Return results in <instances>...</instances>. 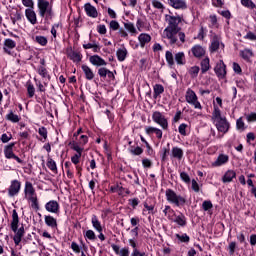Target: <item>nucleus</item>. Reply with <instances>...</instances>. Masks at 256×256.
Here are the masks:
<instances>
[{"label":"nucleus","instance_id":"1","mask_svg":"<svg viewBox=\"0 0 256 256\" xmlns=\"http://www.w3.org/2000/svg\"><path fill=\"white\" fill-rule=\"evenodd\" d=\"M212 123H214L217 131L219 133H225L229 132V129H231V124L227 120V117L222 116L221 109H219L216 105H214V110L212 112Z\"/></svg>","mask_w":256,"mask_h":256},{"label":"nucleus","instance_id":"36","mask_svg":"<svg viewBox=\"0 0 256 256\" xmlns=\"http://www.w3.org/2000/svg\"><path fill=\"white\" fill-rule=\"evenodd\" d=\"M163 213L165 215V217H167V219H169V221H171L172 219L175 218L176 214H175V210H173L171 208V206H168L166 205L164 210H163Z\"/></svg>","mask_w":256,"mask_h":256},{"label":"nucleus","instance_id":"60","mask_svg":"<svg viewBox=\"0 0 256 256\" xmlns=\"http://www.w3.org/2000/svg\"><path fill=\"white\" fill-rule=\"evenodd\" d=\"M178 131L180 135H183L185 137V135H187V124L185 123L180 124L178 127Z\"/></svg>","mask_w":256,"mask_h":256},{"label":"nucleus","instance_id":"17","mask_svg":"<svg viewBox=\"0 0 256 256\" xmlns=\"http://www.w3.org/2000/svg\"><path fill=\"white\" fill-rule=\"evenodd\" d=\"M84 11L88 17H92V19H97L99 17V12H97V8L91 5V3H87L84 5Z\"/></svg>","mask_w":256,"mask_h":256},{"label":"nucleus","instance_id":"4","mask_svg":"<svg viewBox=\"0 0 256 256\" xmlns=\"http://www.w3.org/2000/svg\"><path fill=\"white\" fill-rule=\"evenodd\" d=\"M24 197L26 201L31 203L33 209H39V200L33 183L26 181L24 185Z\"/></svg>","mask_w":256,"mask_h":256},{"label":"nucleus","instance_id":"64","mask_svg":"<svg viewBox=\"0 0 256 256\" xmlns=\"http://www.w3.org/2000/svg\"><path fill=\"white\" fill-rule=\"evenodd\" d=\"M130 256H145V252L139 251V249L132 250Z\"/></svg>","mask_w":256,"mask_h":256},{"label":"nucleus","instance_id":"9","mask_svg":"<svg viewBox=\"0 0 256 256\" xmlns=\"http://www.w3.org/2000/svg\"><path fill=\"white\" fill-rule=\"evenodd\" d=\"M152 121L156 123V125H159V127H161V129H163L164 131H167V129H169V120L167 119V117L164 116L163 113L159 111L153 112Z\"/></svg>","mask_w":256,"mask_h":256},{"label":"nucleus","instance_id":"42","mask_svg":"<svg viewBox=\"0 0 256 256\" xmlns=\"http://www.w3.org/2000/svg\"><path fill=\"white\" fill-rule=\"evenodd\" d=\"M165 59L169 65V67H173L175 65V57L173 56V52L166 51Z\"/></svg>","mask_w":256,"mask_h":256},{"label":"nucleus","instance_id":"45","mask_svg":"<svg viewBox=\"0 0 256 256\" xmlns=\"http://www.w3.org/2000/svg\"><path fill=\"white\" fill-rule=\"evenodd\" d=\"M124 28L126 31H129L131 35H137V28H135V25L131 22L124 23Z\"/></svg>","mask_w":256,"mask_h":256},{"label":"nucleus","instance_id":"41","mask_svg":"<svg viewBox=\"0 0 256 256\" xmlns=\"http://www.w3.org/2000/svg\"><path fill=\"white\" fill-rule=\"evenodd\" d=\"M83 49H92L93 53H99V51H101V46L97 43H87L83 44Z\"/></svg>","mask_w":256,"mask_h":256},{"label":"nucleus","instance_id":"22","mask_svg":"<svg viewBox=\"0 0 256 256\" xmlns=\"http://www.w3.org/2000/svg\"><path fill=\"white\" fill-rule=\"evenodd\" d=\"M45 209L48 213H59V203L55 200H51L46 203Z\"/></svg>","mask_w":256,"mask_h":256},{"label":"nucleus","instance_id":"31","mask_svg":"<svg viewBox=\"0 0 256 256\" xmlns=\"http://www.w3.org/2000/svg\"><path fill=\"white\" fill-rule=\"evenodd\" d=\"M44 221L47 227H50L51 229H56L57 219H55L53 216L51 215L44 216Z\"/></svg>","mask_w":256,"mask_h":256},{"label":"nucleus","instance_id":"13","mask_svg":"<svg viewBox=\"0 0 256 256\" xmlns=\"http://www.w3.org/2000/svg\"><path fill=\"white\" fill-rule=\"evenodd\" d=\"M112 250L114 251L115 255L118 256H130L131 255V251L129 250V247L125 246V247H120L117 244H111Z\"/></svg>","mask_w":256,"mask_h":256},{"label":"nucleus","instance_id":"28","mask_svg":"<svg viewBox=\"0 0 256 256\" xmlns=\"http://www.w3.org/2000/svg\"><path fill=\"white\" fill-rule=\"evenodd\" d=\"M91 223L95 231L98 233H103V226H101V221L97 218V215H92Z\"/></svg>","mask_w":256,"mask_h":256},{"label":"nucleus","instance_id":"47","mask_svg":"<svg viewBox=\"0 0 256 256\" xmlns=\"http://www.w3.org/2000/svg\"><path fill=\"white\" fill-rule=\"evenodd\" d=\"M211 69V65L209 64V58H204L201 62V71L202 73H207Z\"/></svg>","mask_w":256,"mask_h":256},{"label":"nucleus","instance_id":"26","mask_svg":"<svg viewBox=\"0 0 256 256\" xmlns=\"http://www.w3.org/2000/svg\"><path fill=\"white\" fill-rule=\"evenodd\" d=\"M98 75L103 79H105L106 77H108V79H115V75L113 74V72H111L109 69L105 67L98 69Z\"/></svg>","mask_w":256,"mask_h":256},{"label":"nucleus","instance_id":"46","mask_svg":"<svg viewBox=\"0 0 256 256\" xmlns=\"http://www.w3.org/2000/svg\"><path fill=\"white\" fill-rule=\"evenodd\" d=\"M236 129L237 131H245V129H247L243 117H240L236 120Z\"/></svg>","mask_w":256,"mask_h":256},{"label":"nucleus","instance_id":"43","mask_svg":"<svg viewBox=\"0 0 256 256\" xmlns=\"http://www.w3.org/2000/svg\"><path fill=\"white\" fill-rule=\"evenodd\" d=\"M10 19H11L13 25H15V23H17V21H21V12H19L18 10L12 11L10 14Z\"/></svg>","mask_w":256,"mask_h":256},{"label":"nucleus","instance_id":"2","mask_svg":"<svg viewBox=\"0 0 256 256\" xmlns=\"http://www.w3.org/2000/svg\"><path fill=\"white\" fill-rule=\"evenodd\" d=\"M11 229L15 233L13 241L15 245H19L23 235H25V228L23 226L19 227V214H17V210L12 211Z\"/></svg>","mask_w":256,"mask_h":256},{"label":"nucleus","instance_id":"50","mask_svg":"<svg viewBox=\"0 0 256 256\" xmlns=\"http://www.w3.org/2000/svg\"><path fill=\"white\" fill-rule=\"evenodd\" d=\"M34 41L38 43V45H41L42 47H45L48 43L47 38L45 36H35Z\"/></svg>","mask_w":256,"mask_h":256},{"label":"nucleus","instance_id":"54","mask_svg":"<svg viewBox=\"0 0 256 256\" xmlns=\"http://www.w3.org/2000/svg\"><path fill=\"white\" fill-rule=\"evenodd\" d=\"M38 133H39L40 137H42V139H40V141H43V142L47 141V128L40 127L38 129Z\"/></svg>","mask_w":256,"mask_h":256},{"label":"nucleus","instance_id":"20","mask_svg":"<svg viewBox=\"0 0 256 256\" xmlns=\"http://www.w3.org/2000/svg\"><path fill=\"white\" fill-rule=\"evenodd\" d=\"M25 17L31 23V25H37V13L33 8H28L25 10Z\"/></svg>","mask_w":256,"mask_h":256},{"label":"nucleus","instance_id":"61","mask_svg":"<svg viewBox=\"0 0 256 256\" xmlns=\"http://www.w3.org/2000/svg\"><path fill=\"white\" fill-rule=\"evenodd\" d=\"M246 120L248 123H255L256 122V113L251 112L250 114L246 115Z\"/></svg>","mask_w":256,"mask_h":256},{"label":"nucleus","instance_id":"32","mask_svg":"<svg viewBox=\"0 0 256 256\" xmlns=\"http://www.w3.org/2000/svg\"><path fill=\"white\" fill-rule=\"evenodd\" d=\"M74 142L76 143V145H78V147H84L85 145H87L89 143V137L87 135H80L79 138H76V140H74Z\"/></svg>","mask_w":256,"mask_h":256},{"label":"nucleus","instance_id":"8","mask_svg":"<svg viewBox=\"0 0 256 256\" xmlns=\"http://www.w3.org/2000/svg\"><path fill=\"white\" fill-rule=\"evenodd\" d=\"M185 99L189 105H192V107H194V109H203V106L201 105V102H199L197 94L195 93V91L191 90V88L187 89Z\"/></svg>","mask_w":256,"mask_h":256},{"label":"nucleus","instance_id":"35","mask_svg":"<svg viewBox=\"0 0 256 256\" xmlns=\"http://www.w3.org/2000/svg\"><path fill=\"white\" fill-rule=\"evenodd\" d=\"M240 57L244 59V61H247V63H251V57H253V51L249 49H244L240 51Z\"/></svg>","mask_w":256,"mask_h":256},{"label":"nucleus","instance_id":"53","mask_svg":"<svg viewBox=\"0 0 256 256\" xmlns=\"http://www.w3.org/2000/svg\"><path fill=\"white\" fill-rule=\"evenodd\" d=\"M199 71H200V68H199L198 66H192V67L189 69L188 73H189V75H190L193 79H195V77H197V75H199Z\"/></svg>","mask_w":256,"mask_h":256},{"label":"nucleus","instance_id":"24","mask_svg":"<svg viewBox=\"0 0 256 256\" xmlns=\"http://www.w3.org/2000/svg\"><path fill=\"white\" fill-rule=\"evenodd\" d=\"M191 53L194 57L199 59L205 55V48H203L201 45H195L191 48Z\"/></svg>","mask_w":256,"mask_h":256},{"label":"nucleus","instance_id":"55","mask_svg":"<svg viewBox=\"0 0 256 256\" xmlns=\"http://www.w3.org/2000/svg\"><path fill=\"white\" fill-rule=\"evenodd\" d=\"M232 69L236 75H243V69H241V65L237 62H233Z\"/></svg>","mask_w":256,"mask_h":256},{"label":"nucleus","instance_id":"27","mask_svg":"<svg viewBox=\"0 0 256 256\" xmlns=\"http://www.w3.org/2000/svg\"><path fill=\"white\" fill-rule=\"evenodd\" d=\"M237 177L234 170H227L222 178L223 183H231Z\"/></svg>","mask_w":256,"mask_h":256},{"label":"nucleus","instance_id":"5","mask_svg":"<svg viewBox=\"0 0 256 256\" xmlns=\"http://www.w3.org/2000/svg\"><path fill=\"white\" fill-rule=\"evenodd\" d=\"M38 13L45 19H53V5L47 0L37 1Z\"/></svg>","mask_w":256,"mask_h":256},{"label":"nucleus","instance_id":"15","mask_svg":"<svg viewBox=\"0 0 256 256\" xmlns=\"http://www.w3.org/2000/svg\"><path fill=\"white\" fill-rule=\"evenodd\" d=\"M214 71H215L216 75L218 77H220V79H223L225 77V75H227V69H226L225 63L222 60H220L216 64Z\"/></svg>","mask_w":256,"mask_h":256},{"label":"nucleus","instance_id":"7","mask_svg":"<svg viewBox=\"0 0 256 256\" xmlns=\"http://www.w3.org/2000/svg\"><path fill=\"white\" fill-rule=\"evenodd\" d=\"M69 147L72 149V151H75L76 153L71 157V161L73 165H79L81 161V157L83 155V151H85L84 147H81L75 143V141H70L69 142Z\"/></svg>","mask_w":256,"mask_h":256},{"label":"nucleus","instance_id":"62","mask_svg":"<svg viewBox=\"0 0 256 256\" xmlns=\"http://www.w3.org/2000/svg\"><path fill=\"white\" fill-rule=\"evenodd\" d=\"M22 4L24 7H28V9H33V7H35V2H33V0H22Z\"/></svg>","mask_w":256,"mask_h":256},{"label":"nucleus","instance_id":"38","mask_svg":"<svg viewBox=\"0 0 256 256\" xmlns=\"http://www.w3.org/2000/svg\"><path fill=\"white\" fill-rule=\"evenodd\" d=\"M127 48L125 47H121L117 50L116 55H117V59L118 61H124L125 59H127Z\"/></svg>","mask_w":256,"mask_h":256},{"label":"nucleus","instance_id":"12","mask_svg":"<svg viewBox=\"0 0 256 256\" xmlns=\"http://www.w3.org/2000/svg\"><path fill=\"white\" fill-rule=\"evenodd\" d=\"M225 45L221 43V38L219 36H213L210 45L211 53H215V51H219V49H224Z\"/></svg>","mask_w":256,"mask_h":256},{"label":"nucleus","instance_id":"63","mask_svg":"<svg viewBox=\"0 0 256 256\" xmlns=\"http://www.w3.org/2000/svg\"><path fill=\"white\" fill-rule=\"evenodd\" d=\"M202 209L204 211H209V209H213V203H211V201H204L202 203Z\"/></svg>","mask_w":256,"mask_h":256},{"label":"nucleus","instance_id":"14","mask_svg":"<svg viewBox=\"0 0 256 256\" xmlns=\"http://www.w3.org/2000/svg\"><path fill=\"white\" fill-rule=\"evenodd\" d=\"M166 21L168 23L167 27H171L172 29H179V23H181V17L166 15Z\"/></svg>","mask_w":256,"mask_h":256},{"label":"nucleus","instance_id":"11","mask_svg":"<svg viewBox=\"0 0 256 256\" xmlns=\"http://www.w3.org/2000/svg\"><path fill=\"white\" fill-rule=\"evenodd\" d=\"M8 197H17L21 192V181L11 180L10 185L7 189Z\"/></svg>","mask_w":256,"mask_h":256},{"label":"nucleus","instance_id":"21","mask_svg":"<svg viewBox=\"0 0 256 256\" xmlns=\"http://www.w3.org/2000/svg\"><path fill=\"white\" fill-rule=\"evenodd\" d=\"M146 135H156L157 139H163V131L159 128H155L153 126H147L145 128Z\"/></svg>","mask_w":256,"mask_h":256},{"label":"nucleus","instance_id":"57","mask_svg":"<svg viewBox=\"0 0 256 256\" xmlns=\"http://www.w3.org/2000/svg\"><path fill=\"white\" fill-rule=\"evenodd\" d=\"M119 27H120V25H119V22H117V20L110 21L109 28L112 31H119V29H120Z\"/></svg>","mask_w":256,"mask_h":256},{"label":"nucleus","instance_id":"10","mask_svg":"<svg viewBox=\"0 0 256 256\" xmlns=\"http://www.w3.org/2000/svg\"><path fill=\"white\" fill-rule=\"evenodd\" d=\"M13 147H15V142H12L4 147V156L6 159H14L17 163L23 164V160L15 155L13 152Z\"/></svg>","mask_w":256,"mask_h":256},{"label":"nucleus","instance_id":"52","mask_svg":"<svg viewBox=\"0 0 256 256\" xmlns=\"http://www.w3.org/2000/svg\"><path fill=\"white\" fill-rule=\"evenodd\" d=\"M241 5L247 9H255L256 5L253 0H241Z\"/></svg>","mask_w":256,"mask_h":256},{"label":"nucleus","instance_id":"59","mask_svg":"<svg viewBox=\"0 0 256 256\" xmlns=\"http://www.w3.org/2000/svg\"><path fill=\"white\" fill-rule=\"evenodd\" d=\"M130 153L132 155H141L143 153V149L139 146L137 147H131L130 148Z\"/></svg>","mask_w":256,"mask_h":256},{"label":"nucleus","instance_id":"33","mask_svg":"<svg viewBox=\"0 0 256 256\" xmlns=\"http://www.w3.org/2000/svg\"><path fill=\"white\" fill-rule=\"evenodd\" d=\"M15 47H17V43H15V41L9 38L4 41V51L6 53H11L10 50L15 49Z\"/></svg>","mask_w":256,"mask_h":256},{"label":"nucleus","instance_id":"6","mask_svg":"<svg viewBox=\"0 0 256 256\" xmlns=\"http://www.w3.org/2000/svg\"><path fill=\"white\" fill-rule=\"evenodd\" d=\"M166 200L168 203H171L172 205H176V207H183V205L186 203L185 197L175 193L172 189H167L165 192Z\"/></svg>","mask_w":256,"mask_h":256},{"label":"nucleus","instance_id":"40","mask_svg":"<svg viewBox=\"0 0 256 256\" xmlns=\"http://www.w3.org/2000/svg\"><path fill=\"white\" fill-rule=\"evenodd\" d=\"M6 119L7 121H11V123H19V121H21V117H19V115L13 113V111H10L7 115H6Z\"/></svg>","mask_w":256,"mask_h":256},{"label":"nucleus","instance_id":"34","mask_svg":"<svg viewBox=\"0 0 256 256\" xmlns=\"http://www.w3.org/2000/svg\"><path fill=\"white\" fill-rule=\"evenodd\" d=\"M171 155L174 159H178V161H181V159H183V149L179 147H173L171 150Z\"/></svg>","mask_w":256,"mask_h":256},{"label":"nucleus","instance_id":"49","mask_svg":"<svg viewBox=\"0 0 256 256\" xmlns=\"http://www.w3.org/2000/svg\"><path fill=\"white\" fill-rule=\"evenodd\" d=\"M138 4H139V0H126L122 2V5L124 7H131L132 9H135Z\"/></svg>","mask_w":256,"mask_h":256},{"label":"nucleus","instance_id":"25","mask_svg":"<svg viewBox=\"0 0 256 256\" xmlns=\"http://www.w3.org/2000/svg\"><path fill=\"white\" fill-rule=\"evenodd\" d=\"M138 41H139L140 47L143 49L145 48V45H148V43H151V35L147 33H141L138 36Z\"/></svg>","mask_w":256,"mask_h":256},{"label":"nucleus","instance_id":"39","mask_svg":"<svg viewBox=\"0 0 256 256\" xmlns=\"http://www.w3.org/2000/svg\"><path fill=\"white\" fill-rule=\"evenodd\" d=\"M174 59H175L177 65H185V63H186L184 52L176 53Z\"/></svg>","mask_w":256,"mask_h":256},{"label":"nucleus","instance_id":"48","mask_svg":"<svg viewBox=\"0 0 256 256\" xmlns=\"http://www.w3.org/2000/svg\"><path fill=\"white\" fill-rule=\"evenodd\" d=\"M164 91H165V88L163 87V85H161V84L154 85V97L155 98L159 97V95L164 93Z\"/></svg>","mask_w":256,"mask_h":256},{"label":"nucleus","instance_id":"23","mask_svg":"<svg viewBox=\"0 0 256 256\" xmlns=\"http://www.w3.org/2000/svg\"><path fill=\"white\" fill-rule=\"evenodd\" d=\"M172 223H176V225H178V227H186L187 226V217H185V215L180 214L174 216V218L171 220Z\"/></svg>","mask_w":256,"mask_h":256},{"label":"nucleus","instance_id":"37","mask_svg":"<svg viewBox=\"0 0 256 256\" xmlns=\"http://www.w3.org/2000/svg\"><path fill=\"white\" fill-rule=\"evenodd\" d=\"M46 165H47L48 169H50V171H52V173H55V174L58 173L57 162H55V160H53V158L48 157Z\"/></svg>","mask_w":256,"mask_h":256},{"label":"nucleus","instance_id":"16","mask_svg":"<svg viewBox=\"0 0 256 256\" xmlns=\"http://www.w3.org/2000/svg\"><path fill=\"white\" fill-rule=\"evenodd\" d=\"M89 62L91 65H94V67H105V65H107V61L99 55L90 56Z\"/></svg>","mask_w":256,"mask_h":256},{"label":"nucleus","instance_id":"58","mask_svg":"<svg viewBox=\"0 0 256 256\" xmlns=\"http://www.w3.org/2000/svg\"><path fill=\"white\" fill-rule=\"evenodd\" d=\"M177 239H179V241H181V243H189L190 238L189 235L187 234H176Z\"/></svg>","mask_w":256,"mask_h":256},{"label":"nucleus","instance_id":"44","mask_svg":"<svg viewBox=\"0 0 256 256\" xmlns=\"http://www.w3.org/2000/svg\"><path fill=\"white\" fill-rule=\"evenodd\" d=\"M143 215H154L155 214V206L154 205H149L147 203H144V209L142 211Z\"/></svg>","mask_w":256,"mask_h":256},{"label":"nucleus","instance_id":"18","mask_svg":"<svg viewBox=\"0 0 256 256\" xmlns=\"http://www.w3.org/2000/svg\"><path fill=\"white\" fill-rule=\"evenodd\" d=\"M229 163V155L220 154L217 159L212 162V167H223V165H227Z\"/></svg>","mask_w":256,"mask_h":256},{"label":"nucleus","instance_id":"56","mask_svg":"<svg viewBox=\"0 0 256 256\" xmlns=\"http://www.w3.org/2000/svg\"><path fill=\"white\" fill-rule=\"evenodd\" d=\"M12 139L13 135H11V133H4L0 137V141H2V143H9Z\"/></svg>","mask_w":256,"mask_h":256},{"label":"nucleus","instance_id":"3","mask_svg":"<svg viewBox=\"0 0 256 256\" xmlns=\"http://www.w3.org/2000/svg\"><path fill=\"white\" fill-rule=\"evenodd\" d=\"M163 39H167L170 45L177 43L179 37L181 43L185 41V33L181 32V28L166 27L162 33Z\"/></svg>","mask_w":256,"mask_h":256},{"label":"nucleus","instance_id":"19","mask_svg":"<svg viewBox=\"0 0 256 256\" xmlns=\"http://www.w3.org/2000/svg\"><path fill=\"white\" fill-rule=\"evenodd\" d=\"M168 5H170V7H173V9H187L186 0H168Z\"/></svg>","mask_w":256,"mask_h":256},{"label":"nucleus","instance_id":"30","mask_svg":"<svg viewBox=\"0 0 256 256\" xmlns=\"http://www.w3.org/2000/svg\"><path fill=\"white\" fill-rule=\"evenodd\" d=\"M68 57L71 59V61H73V63H81V60L83 59V55L76 51H70L68 53Z\"/></svg>","mask_w":256,"mask_h":256},{"label":"nucleus","instance_id":"29","mask_svg":"<svg viewBox=\"0 0 256 256\" xmlns=\"http://www.w3.org/2000/svg\"><path fill=\"white\" fill-rule=\"evenodd\" d=\"M82 71L88 81H93V79H95V74L89 66L82 65Z\"/></svg>","mask_w":256,"mask_h":256},{"label":"nucleus","instance_id":"51","mask_svg":"<svg viewBox=\"0 0 256 256\" xmlns=\"http://www.w3.org/2000/svg\"><path fill=\"white\" fill-rule=\"evenodd\" d=\"M84 237L89 241H95V239H97V235H95V232L93 230H87L84 234Z\"/></svg>","mask_w":256,"mask_h":256}]
</instances>
